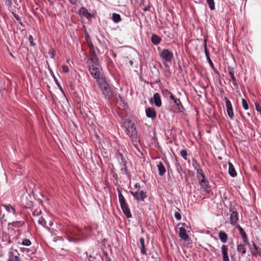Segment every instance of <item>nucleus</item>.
Returning a JSON list of instances; mask_svg holds the SVG:
<instances>
[{
  "label": "nucleus",
  "mask_w": 261,
  "mask_h": 261,
  "mask_svg": "<svg viewBox=\"0 0 261 261\" xmlns=\"http://www.w3.org/2000/svg\"><path fill=\"white\" fill-rule=\"evenodd\" d=\"M218 236L220 240L222 243H225L227 242L228 236L225 232L220 231L218 233Z\"/></svg>",
  "instance_id": "18"
},
{
  "label": "nucleus",
  "mask_w": 261,
  "mask_h": 261,
  "mask_svg": "<svg viewBox=\"0 0 261 261\" xmlns=\"http://www.w3.org/2000/svg\"><path fill=\"white\" fill-rule=\"evenodd\" d=\"M118 198L120 206L127 204L125 201L124 196L122 195L120 190H118Z\"/></svg>",
  "instance_id": "19"
},
{
  "label": "nucleus",
  "mask_w": 261,
  "mask_h": 261,
  "mask_svg": "<svg viewBox=\"0 0 261 261\" xmlns=\"http://www.w3.org/2000/svg\"><path fill=\"white\" fill-rule=\"evenodd\" d=\"M130 193L137 200L144 201V199L147 197L146 192H145L143 191H137L136 192L130 191Z\"/></svg>",
  "instance_id": "7"
},
{
  "label": "nucleus",
  "mask_w": 261,
  "mask_h": 261,
  "mask_svg": "<svg viewBox=\"0 0 261 261\" xmlns=\"http://www.w3.org/2000/svg\"><path fill=\"white\" fill-rule=\"evenodd\" d=\"M117 158L120 159L121 160V164L124 163V162H126L123 158L122 154L121 153H119L117 155Z\"/></svg>",
  "instance_id": "36"
},
{
  "label": "nucleus",
  "mask_w": 261,
  "mask_h": 261,
  "mask_svg": "<svg viewBox=\"0 0 261 261\" xmlns=\"http://www.w3.org/2000/svg\"><path fill=\"white\" fill-rule=\"evenodd\" d=\"M150 102L154 103L157 107H160L162 106L161 97L158 93H155L153 97L150 99Z\"/></svg>",
  "instance_id": "8"
},
{
  "label": "nucleus",
  "mask_w": 261,
  "mask_h": 261,
  "mask_svg": "<svg viewBox=\"0 0 261 261\" xmlns=\"http://www.w3.org/2000/svg\"><path fill=\"white\" fill-rule=\"evenodd\" d=\"M106 261H110V260H107Z\"/></svg>",
  "instance_id": "56"
},
{
  "label": "nucleus",
  "mask_w": 261,
  "mask_h": 261,
  "mask_svg": "<svg viewBox=\"0 0 261 261\" xmlns=\"http://www.w3.org/2000/svg\"><path fill=\"white\" fill-rule=\"evenodd\" d=\"M14 17L17 20H19V17L18 15L14 14Z\"/></svg>",
  "instance_id": "47"
},
{
  "label": "nucleus",
  "mask_w": 261,
  "mask_h": 261,
  "mask_svg": "<svg viewBox=\"0 0 261 261\" xmlns=\"http://www.w3.org/2000/svg\"><path fill=\"white\" fill-rule=\"evenodd\" d=\"M206 58H207V60H208V61H210V60H211V59H210V57H207Z\"/></svg>",
  "instance_id": "50"
},
{
  "label": "nucleus",
  "mask_w": 261,
  "mask_h": 261,
  "mask_svg": "<svg viewBox=\"0 0 261 261\" xmlns=\"http://www.w3.org/2000/svg\"><path fill=\"white\" fill-rule=\"evenodd\" d=\"M126 162H124V163H123L122 167L121 168V171H122V173L123 174H126L127 171L126 166Z\"/></svg>",
  "instance_id": "35"
},
{
  "label": "nucleus",
  "mask_w": 261,
  "mask_h": 261,
  "mask_svg": "<svg viewBox=\"0 0 261 261\" xmlns=\"http://www.w3.org/2000/svg\"><path fill=\"white\" fill-rule=\"evenodd\" d=\"M223 261H229L228 254V248L226 246L223 245L221 248Z\"/></svg>",
  "instance_id": "11"
},
{
  "label": "nucleus",
  "mask_w": 261,
  "mask_h": 261,
  "mask_svg": "<svg viewBox=\"0 0 261 261\" xmlns=\"http://www.w3.org/2000/svg\"><path fill=\"white\" fill-rule=\"evenodd\" d=\"M29 40L30 41V44L31 46H34L35 43L33 42V38L32 35H30L29 37Z\"/></svg>",
  "instance_id": "39"
},
{
  "label": "nucleus",
  "mask_w": 261,
  "mask_h": 261,
  "mask_svg": "<svg viewBox=\"0 0 261 261\" xmlns=\"http://www.w3.org/2000/svg\"><path fill=\"white\" fill-rule=\"evenodd\" d=\"M113 21L115 23H118L121 21V17L119 14L113 13L112 15Z\"/></svg>",
  "instance_id": "27"
},
{
  "label": "nucleus",
  "mask_w": 261,
  "mask_h": 261,
  "mask_svg": "<svg viewBox=\"0 0 261 261\" xmlns=\"http://www.w3.org/2000/svg\"><path fill=\"white\" fill-rule=\"evenodd\" d=\"M88 70L93 77L96 81L99 79L101 67L99 64L98 60L96 55L93 56L87 61Z\"/></svg>",
  "instance_id": "1"
},
{
  "label": "nucleus",
  "mask_w": 261,
  "mask_h": 261,
  "mask_svg": "<svg viewBox=\"0 0 261 261\" xmlns=\"http://www.w3.org/2000/svg\"><path fill=\"white\" fill-rule=\"evenodd\" d=\"M97 82L106 98H109L113 94L112 87L102 77L98 79Z\"/></svg>",
  "instance_id": "2"
},
{
  "label": "nucleus",
  "mask_w": 261,
  "mask_h": 261,
  "mask_svg": "<svg viewBox=\"0 0 261 261\" xmlns=\"http://www.w3.org/2000/svg\"><path fill=\"white\" fill-rule=\"evenodd\" d=\"M157 167L159 171V174L160 176H163L166 172V168L162 162H159L157 164Z\"/></svg>",
  "instance_id": "16"
},
{
  "label": "nucleus",
  "mask_w": 261,
  "mask_h": 261,
  "mask_svg": "<svg viewBox=\"0 0 261 261\" xmlns=\"http://www.w3.org/2000/svg\"><path fill=\"white\" fill-rule=\"evenodd\" d=\"M62 70L64 73H68L69 72V67L67 65L62 66Z\"/></svg>",
  "instance_id": "37"
},
{
  "label": "nucleus",
  "mask_w": 261,
  "mask_h": 261,
  "mask_svg": "<svg viewBox=\"0 0 261 261\" xmlns=\"http://www.w3.org/2000/svg\"><path fill=\"white\" fill-rule=\"evenodd\" d=\"M209 62H210V64H211V65H213V63H212V61H211V60H210V61H209Z\"/></svg>",
  "instance_id": "52"
},
{
  "label": "nucleus",
  "mask_w": 261,
  "mask_h": 261,
  "mask_svg": "<svg viewBox=\"0 0 261 261\" xmlns=\"http://www.w3.org/2000/svg\"><path fill=\"white\" fill-rule=\"evenodd\" d=\"M2 206L5 208V210L9 213L12 212L13 215H15L16 213V210L14 207L11 205L3 204Z\"/></svg>",
  "instance_id": "22"
},
{
  "label": "nucleus",
  "mask_w": 261,
  "mask_h": 261,
  "mask_svg": "<svg viewBox=\"0 0 261 261\" xmlns=\"http://www.w3.org/2000/svg\"><path fill=\"white\" fill-rule=\"evenodd\" d=\"M198 178L199 179V183L202 188L205 189L208 187V184L207 180L205 179H201L199 176H198Z\"/></svg>",
  "instance_id": "26"
},
{
  "label": "nucleus",
  "mask_w": 261,
  "mask_h": 261,
  "mask_svg": "<svg viewBox=\"0 0 261 261\" xmlns=\"http://www.w3.org/2000/svg\"><path fill=\"white\" fill-rule=\"evenodd\" d=\"M24 224V222L22 221H13L9 224L14 227H20L22 226Z\"/></svg>",
  "instance_id": "24"
},
{
  "label": "nucleus",
  "mask_w": 261,
  "mask_h": 261,
  "mask_svg": "<svg viewBox=\"0 0 261 261\" xmlns=\"http://www.w3.org/2000/svg\"><path fill=\"white\" fill-rule=\"evenodd\" d=\"M38 222L39 224L41 225L42 226L46 228L48 231H51V229L49 227L46 226V221L44 217H40L39 218Z\"/></svg>",
  "instance_id": "20"
},
{
  "label": "nucleus",
  "mask_w": 261,
  "mask_h": 261,
  "mask_svg": "<svg viewBox=\"0 0 261 261\" xmlns=\"http://www.w3.org/2000/svg\"><path fill=\"white\" fill-rule=\"evenodd\" d=\"M174 217L177 220H179L181 219V215L179 213L176 212L174 214Z\"/></svg>",
  "instance_id": "41"
},
{
  "label": "nucleus",
  "mask_w": 261,
  "mask_h": 261,
  "mask_svg": "<svg viewBox=\"0 0 261 261\" xmlns=\"http://www.w3.org/2000/svg\"><path fill=\"white\" fill-rule=\"evenodd\" d=\"M49 225L50 226H51L53 225V222H51V221H50L49 223Z\"/></svg>",
  "instance_id": "49"
},
{
  "label": "nucleus",
  "mask_w": 261,
  "mask_h": 261,
  "mask_svg": "<svg viewBox=\"0 0 261 261\" xmlns=\"http://www.w3.org/2000/svg\"><path fill=\"white\" fill-rule=\"evenodd\" d=\"M79 13L80 15L85 16H87V15H90V14L88 13L87 10L84 7H82L80 9Z\"/></svg>",
  "instance_id": "30"
},
{
  "label": "nucleus",
  "mask_w": 261,
  "mask_h": 261,
  "mask_svg": "<svg viewBox=\"0 0 261 261\" xmlns=\"http://www.w3.org/2000/svg\"><path fill=\"white\" fill-rule=\"evenodd\" d=\"M126 133L133 141L134 146L137 147V143L139 142V139L137 136V133L134 123H129L126 128Z\"/></svg>",
  "instance_id": "4"
},
{
  "label": "nucleus",
  "mask_w": 261,
  "mask_h": 261,
  "mask_svg": "<svg viewBox=\"0 0 261 261\" xmlns=\"http://www.w3.org/2000/svg\"><path fill=\"white\" fill-rule=\"evenodd\" d=\"M70 3L72 5H75L77 3V0H69Z\"/></svg>",
  "instance_id": "45"
},
{
  "label": "nucleus",
  "mask_w": 261,
  "mask_h": 261,
  "mask_svg": "<svg viewBox=\"0 0 261 261\" xmlns=\"http://www.w3.org/2000/svg\"><path fill=\"white\" fill-rule=\"evenodd\" d=\"M229 75L230 76V77H231V81L232 82L233 85L234 86L237 85L236 80V78H235L234 75V72H233V70H230L229 72Z\"/></svg>",
  "instance_id": "31"
},
{
  "label": "nucleus",
  "mask_w": 261,
  "mask_h": 261,
  "mask_svg": "<svg viewBox=\"0 0 261 261\" xmlns=\"http://www.w3.org/2000/svg\"><path fill=\"white\" fill-rule=\"evenodd\" d=\"M253 246H254V248L255 249H257V247L256 246V245L254 243L253 244Z\"/></svg>",
  "instance_id": "48"
},
{
  "label": "nucleus",
  "mask_w": 261,
  "mask_h": 261,
  "mask_svg": "<svg viewBox=\"0 0 261 261\" xmlns=\"http://www.w3.org/2000/svg\"><path fill=\"white\" fill-rule=\"evenodd\" d=\"M161 41V39L156 35L151 36V41L154 45H158Z\"/></svg>",
  "instance_id": "23"
},
{
  "label": "nucleus",
  "mask_w": 261,
  "mask_h": 261,
  "mask_svg": "<svg viewBox=\"0 0 261 261\" xmlns=\"http://www.w3.org/2000/svg\"><path fill=\"white\" fill-rule=\"evenodd\" d=\"M237 251L241 252L243 255L246 253V249L244 244H239L237 246Z\"/></svg>",
  "instance_id": "25"
},
{
  "label": "nucleus",
  "mask_w": 261,
  "mask_h": 261,
  "mask_svg": "<svg viewBox=\"0 0 261 261\" xmlns=\"http://www.w3.org/2000/svg\"><path fill=\"white\" fill-rule=\"evenodd\" d=\"M228 173L232 177H235L237 174L233 165L230 162L228 163Z\"/></svg>",
  "instance_id": "17"
},
{
  "label": "nucleus",
  "mask_w": 261,
  "mask_h": 261,
  "mask_svg": "<svg viewBox=\"0 0 261 261\" xmlns=\"http://www.w3.org/2000/svg\"><path fill=\"white\" fill-rule=\"evenodd\" d=\"M206 3L208 5L209 8L211 10H214L215 9L214 0H206Z\"/></svg>",
  "instance_id": "29"
},
{
  "label": "nucleus",
  "mask_w": 261,
  "mask_h": 261,
  "mask_svg": "<svg viewBox=\"0 0 261 261\" xmlns=\"http://www.w3.org/2000/svg\"><path fill=\"white\" fill-rule=\"evenodd\" d=\"M19 244L25 246H29L31 245V242L30 240L25 239H24L21 243H18Z\"/></svg>",
  "instance_id": "33"
},
{
  "label": "nucleus",
  "mask_w": 261,
  "mask_h": 261,
  "mask_svg": "<svg viewBox=\"0 0 261 261\" xmlns=\"http://www.w3.org/2000/svg\"><path fill=\"white\" fill-rule=\"evenodd\" d=\"M256 110L257 112H261V108L258 105H255Z\"/></svg>",
  "instance_id": "44"
},
{
  "label": "nucleus",
  "mask_w": 261,
  "mask_h": 261,
  "mask_svg": "<svg viewBox=\"0 0 261 261\" xmlns=\"http://www.w3.org/2000/svg\"><path fill=\"white\" fill-rule=\"evenodd\" d=\"M140 245H141V252L142 254H146V248H145V241H144V239L142 238H140Z\"/></svg>",
  "instance_id": "21"
},
{
  "label": "nucleus",
  "mask_w": 261,
  "mask_h": 261,
  "mask_svg": "<svg viewBox=\"0 0 261 261\" xmlns=\"http://www.w3.org/2000/svg\"><path fill=\"white\" fill-rule=\"evenodd\" d=\"M197 177L198 176H200L201 175V174H203V172L201 169H198L197 170Z\"/></svg>",
  "instance_id": "42"
},
{
  "label": "nucleus",
  "mask_w": 261,
  "mask_h": 261,
  "mask_svg": "<svg viewBox=\"0 0 261 261\" xmlns=\"http://www.w3.org/2000/svg\"><path fill=\"white\" fill-rule=\"evenodd\" d=\"M171 99L174 101V103L177 106L178 111L181 112L182 111L184 108H183V106H182L179 99L175 97L174 95H173V97H172Z\"/></svg>",
  "instance_id": "14"
},
{
  "label": "nucleus",
  "mask_w": 261,
  "mask_h": 261,
  "mask_svg": "<svg viewBox=\"0 0 261 261\" xmlns=\"http://www.w3.org/2000/svg\"><path fill=\"white\" fill-rule=\"evenodd\" d=\"M53 57H54V55H53V54H51V57L53 58Z\"/></svg>",
  "instance_id": "55"
},
{
  "label": "nucleus",
  "mask_w": 261,
  "mask_h": 261,
  "mask_svg": "<svg viewBox=\"0 0 261 261\" xmlns=\"http://www.w3.org/2000/svg\"><path fill=\"white\" fill-rule=\"evenodd\" d=\"M163 94L165 97H169L170 98L173 97V94L167 89H164L163 90Z\"/></svg>",
  "instance_id": "28"
},
{
  "label": "nucleus",
  "mask_w": 261,
  "mask_h": 261,
  "mask_svg": "<svg viewBox=\"0 0 261 261\" xmlns=\"http://www.w3.org/2000/svg\"><path fill=\"white\" fill-rule=\"evenodd\" d=\"M8 261H20L19 257V254L17 251L15 250L9 253Z\"/></svg>",
  "instance_id": "12"
},
{
  "label": "nucleus",
  "mask_w": 261,
  "mask_h": 261,
  "mask_svg": "<svg viewBox=\"0 0 261 261\" xmlns=\"http://www.w3.org/2000/svg\"><path fill=\"white\" fill-rule=\"evenodd\" d=\"M239 220V214L237 211H233L230 216V223L233 226H237Z\"/></svg>",
  "instance_id": "9"
},
{
  "label": "nucleus",
  "mask_w": 261,
  "mask_h": 261,
  "mask_svg": "<svg viewBox=\"0 0 261 261\" xmlns=\"http://www.w3.org/2000/svg\"><path fill=\"white\" fill-rule=\"evenodd\" d=\"M130 64L131 65H132V64H133V62H132V61H130Z\"/></svg>",
  "instance_id": "54"
},
{
  "label": "nucleus",
  "mask_w": 261,
  "mask_h": 261,
  "mask_svg": "<svg viewBox=\"0 0 261 261\" xmlns=\"http://www.w3.org/2000/svg\"><path fill=\"white\" fill-rule=\"evenodd\" d=\"M161 58L166 62H170L173 58V53L167 49H164L160 54Z\"/></svg>",
  "instance_id": "5"
},
{
  "label": "nucleus",
  "mask_w": 261,
  "mask_h": 261,
  "mask_svg": "<svg viewBox=\"0 0 261 261\" xmlns=\"http://www.w3.org/2000/svg\"><path fill=\"white\" fill-rule=\"evenodd\" d=\"M49 232H50V233L53 234L54 233V232H53V230L51 229V231H49Z\"/></svg>",
  "instance_id": "51"
},
{
  "label": "nucleus",
  "mask_w": 261,
  "mask_h": 261,
  "mask_svg": "<svg viewBox=\"0 0 261 261\" xmlns=\"http://www.w3.org/2000/svg\"><path fill=\"white\" fill-rule=\"evenodd\" d=\"M236 227L239 231V232L242 237V239L243 240L244 243L246 245H249V242L248 240L247 236L246 233H245V232L244 231V229L242 228V227L240 225H237L236 226Z\"/></svg>",
  "instance_id": "10"
},
{
  "label": "nucleus",
  "mask_w": 261,
  "mask_h": 261,
  "mask_svg": "<svg viewBox=\"0 0 261 261\" xmlns=\"http://www.w3.org/2000/svg\"><path fill=\"white\" fill-rule=\"evenodd\" d=\"M188 229V225L185 223H178L176 226V231L178 233L179 238L181 240L185 242L190 240V237L187 233V231Z\"/></svg>",
  "instance_id": "3"
},
{
  "label": "nucleus",
  "mask_w": 261,
  "mask_h": 261,
  "mask_svg": "<svg viewBox=\"0 0 261 261\" xmlns=\"http://www.w3.org/2000/svg\"><path fill=\"white\" fill-rule=\"evenodd\" d=\"M247 115L248 116H250V114L249 113H247Z\"/></svg>",
  "instance_id": "53"
},
{
  "label": "nucleus",
  "mask_w": 261,
  "mask_h": 261,
  "mask_svg": "<svg viewBox=\"0 0 261 261\" xmlns=\"http://www.w3.org/2000/svg\"><path fill=\"white\" fill-rule=\"evenodd\" d=\"M121 208L124 214L125 215V216L127 218L132 217V214L130 213V211L128 207L127 204L121 206Z\"/></svg>",
  "instance_id": "15"
},
{
  "label": "nucleus",
  "mask_w": 261,
  "mask_h": 261,
  "mask_svg": "<svg viewBox=\"0 0 261 261\" xmlns=\"http://www.w3.org/2000/svg\"><path fill=\"white\" fill-rule=\"evenodd\" d=\"M134 187L139 191L140 189V185L139 183H137L135 185Z\"/></svg>",
  "instance_id": "43"
},
{
  "label": "nucleus",
  "mask_w": 261,
  "mask_h": 261,
  "mask_svg": "<svg viewBox=\"0 0 261 261\" xmlns=\"http://www.w3.org/2000/svg\"><path fill=\"white\" fill-rule=\"evenodd\" d=\"M224 100L226 104L227 115L231 120H233L234 117V114L231 103L227 97H224Z\"/></svg>",
  "instance_id": "6"
},
{
  "label": "nucleus",
  "mask_w": 261,
  "mask_h": 261,
  "mask_svg": "<svg viewBox=\"0 0 261 261\" xmlns=\"http://www.w3.org/2000/svg\"><path fill=\"white\" fill-rule=\"evenodd\" d=\"M204 51L206 55V58L209 57V54L207 49L206 43V41H204Z\"/></svg>",
  "instance_id": "40"
},
{
  "label": "nucleus",
  "mask_w": 261,
  "mask_h": 261,
  "mask_svg": "<svg viewBox=\"0 0 261 261\" xmlns=\"http://www.w3.org/2000/svg\"><path fill=\"white\" fill-rule=\"evenodd\" d=\"M145 112L146 116L148 118H151L152 119H154L156 116V113L152 108H146L145 110Z\"/></svg>",
  "instance_id": "13"
},
{
  "label": "nucleus",
  "mask_w": 261,
  "mask_h": 261,
  "mask_svg": "<svg viewBox=\"0 0 261 261\" xmlns=\"http://www.w3.org/2000/svg\"><path fill=\"white\" fill-rule=\"evenodd\" d=\"M242 106H243V108L245 110H248L249 106H248V103H247V101L244 98H242Z\"/></svg>",
  "instance_id": "34"
},
{
  "label": "nucleus",
  "mask_w": 261,
  "mask_h": 261,
  "mask_svg": "<svg viewBox=\"0 0 261 261\" xmlns=\"http://www.w3.org/2000/svg\"><path fill=\"white\" fill-rule=\"evenodd\" d=\"M5 3V4L8 7H10L12 5V0H4Z\"/></svg>",
  "instance_id": "38"
},
{
  "label": "nucleus",
  "mask_w": 261,
  "mask_h": 261,
  "mask_svg": "<svg viewBox=\"0 0 261 261\" xmlns=\"http://www.w3.org/2000/svg\"><path fill=\"white\" fill-rule=\"evenodd\" d=\"M180 155L185 160H187L188 153L186 149H182L180 151Z\"/></svg>",
  "instance_id": "32"
},
{
  "label": "nucleus",
  "mask_w": 261,
  "mask_h": 261,
  "mask_svg": "<svg viewBox=\"0 0 261 261\" xmlns=\"http://www.w3.org/2000/svg\"><path fill=\"white\" fill-rule=\"evenodd\" d=\"M200 177L201 179H205V176L204 174H201V175H200Z\"/></svg>",
  "instance_id": "46"
}]
</instances>
